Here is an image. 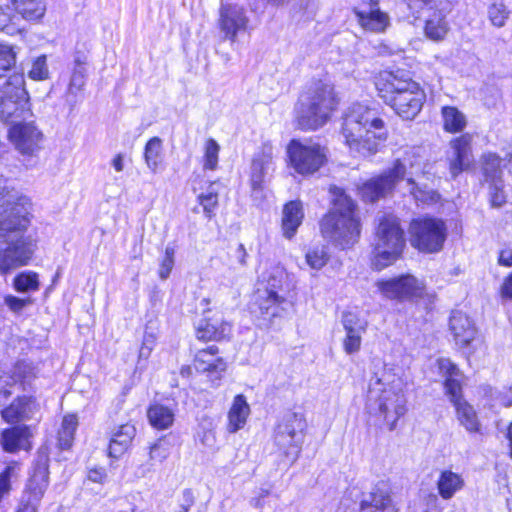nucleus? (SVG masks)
I'll use <instances>...</instances> for the list:
<instances>
[{
    "mask_svg": "<svg viewBox=\"0 0 512 512\" xmlns=\"http://www.w3.org/2000/svg\"><path fill=\"white\" fill-rule=\"evenodd\" d=\"M342 98L328 79L313 78L299 91L292 110L295 131L314 133L328 125L340 110Z\"/></svg>",
    "mask_w": 512,
    "mask_h": 512,
    "instance_id": "nucleus-1",
    "label": "nucleus"
},
{
    "mask_svg": "<svg viewBox=\"0 0 512 512\" xmlns=\"http://www.w3.org/2000/svg\"><path fill=\"white\" fill-rule=\"evenodd\" d=\"M328 193L330 208L318 221L319 233L335 247L351 249L360 241L363 230L359 205L344 187L331 184Z\"/></svg>",
    "mask_w": 512,
    "mask_h": 512,
    "instance_id": "nucleus-2",
    "label": "nucleus"
},
{
    "mask_svg": "<svg viewBox=\"0 0 512 512\" xmlns=\"http://www.w3.org/2000/svg\"><path fill=\"white\" fill-rule=\"evenodd\" d=\"M339 133L350 153L363 159L378 154L389 138L384 119L374 108L355 103L341 116Z\"/></svg>",
    "mask_w": 512,
    "mask_h": 512,
    "instance_id": "nucleus-3",
    "label": "nucleus"
},
{
    "mask_svg": "<svg viewBox=\"0 0 512 512\" xmlns=\"http://www.w3.org/2000/svg\"><path fill=\"white\" fill-rule=\"evenodd\" d=\"M371 81L377 97L404 121L419 116L427 102L424 86L410 70L382 69L372 75Z\"/></svg>",
    "mask_w": 512,
    "mask_h": 512,
    "instance_id": "nucleus-4",
    "label": "nucleus"
},
{
    "mask_svg": "<svg viewBox=\"0 0 512 512\" xmlns=\"http://www.w3.org/2000/svg\"><path fill=\"white\" fill-rule=\"evenodd\" d=\"M373 242L369 265L380 272L402 259L407 248V233L403 220L393 211H384L373 221Z\"/></svg>",
    "mask_w": 512,
    "mask_h": 512,
    "instance_id": "nucleus-5",
    "label": "nucleus"
},
{
    "mask_svg": "<svg viewBox=\"0 0 512 512\" xmlns=\"http://www.w3.org/2000/svg\"><path fill=\"white\" fill-rule=\"evenodd\" d=\"M17 210L12 219L6 215V210L0 212V238L8 244L0 250V272L7 274L21 266L27 265L34 252V244L30 237H25L29 219Z\"/></svg>",
    "mask_w": 512,
    "mask_h": 512,
    "instance_id": "nucleus-6",
    "label": "nucleus"
},
{
    "mask_svg": "<svg viewBox=\"0 0 512 512\" xmlns=\"http://www.w3.org/2000/svg\"><path fill=\"white\" fill-rule=\"evenodd\" d=\"M448 221L430 213L419 214L408 222V240L411 247L422 255L441 253L449 239Z\"/></svg>",
    "mask_w": 512,
    "mask_h": 512,
    "instance_id": "nucleus-7",
    "label": "nucleus"
},
{
    "mask_svg": "<svg viewBox=\"0 0 512 512\" xmlns=\"http://www.w3.org/2000/svg\"><path fill=\"white\" fill-rule=\"evenodd\" d=\"M375 287L382 298L396 303L418 304L427 300L433 304L436 299L435 293L428 292L425 282L411 273L378 279Z\"/></svg>",
    "mask_w": 512,
    "mask_h": 512,
    "instance_id": "nucleus-8",
    "label": "nucleus"
},
{
    "mask_svg": "<svg viewBox=\"0 0 512 512\" xmlns=\"http://www.w3.org/2000/svg\"><path fill=\"white\" fill-rule=\"evenodd\" d=\"M287 165L295 174L307 178L320 172L329 162V148L319 142L291 139L286 146Z\"/></svg>",
    "mask_w": 512,
    "mask_h": 512,
    "instance_id": "nucleus-9",
    "label": "nucleus"
},
{
    "mask_svg": "<svg viewBox=\"0 0 512 512\" xmlns=\"http://www.w3.org/2000/svg\"><path fill=\"white\" fill-rule=\"evenodd\" d=\"M307 421L303 413L289 412L280 420L274 430L273 441L280 457L293 464L299 458Z\"/></svg>",
    "mask_w": 512,
    "mask_h": 512,
    "instance_id": "nucleus-10",
    "label": "nucleus"
},
{
    "mask_svg": "<svg viewBox=\"0 0 512 512\" xmlns=\"http://www.w3.org/2000/svg\"><path fill=\"white\" fill-rule=\"evenodd\" d=\"M32 116L24 75L15 73L0 89V119L14 124Z\"/></svg>",
    "mask_w": 512,
    "mask_h": 512,
    "instance_id": "nucleus-11",
    "label": "nucleus"
},
{
    "mask_svg": "<svg viewBox=\"0 0 512 512\" xmlns=\"http://www.w3.org/2000/svg\"><path fill=\"white\" fill-rule=\"evenodd\" d=\"M404 2L412 11L433 10L423 24V34L427 39L441 42L447 37L450 27L446 15L451 11L456 0H404Z\"/></svg>",
    "mask_w": 512,
    "mask_h": 512,
    "instance_id": "nucleus-12",
    "label": "nucleus"
},
{
    "mask_svg": "<svg viewBox=\"0 0 512 512\" xmlns=\"http://www.w3.org/2000/svg\"><path fill=\"white\" fill-rule=\"evenodd\" d=\"M48 485L49 457L41 453L33 465L17 512H37Z\"/></svg>",
    "mask_w": 512,
    "mask_h": 512,
    "instance_id": "nucleus-13",
    "label": "nucleus"
},
{
    "mask_svg": "<svg viewBox=\"0 0 512 512\" xmlns=\"http://www.w3.org/2000/svg\"><path fill=\"white\" fill-rule=\"evenodd\" d=\"M406 411L404 394L400 390L385 388L379 395L377 408L370 413V416L377 428L386 427L389 431H393Z\"/></svg>",
    "mask_w": 512,
    "mask_h": 512,
    "instance_id": "nucleus-14",
    "label": "nucleus"
},
{
    "mask_svg": "<svg viewBox=\"0 0 512 512\" xmlns=\"http://www.w3.org/2000/svg\"><path fill=\"white\" fill-rule=\"evenodd\" d=\"M276 282V278L270 276L267 280L259 281L254 291L252 305L263 318L279 317L287 302L286 298L279 294L280 285Z\"/></svg>",
    "mask_w": 512,
    "mask_h": 512,
    "instance_id": "nucleus-15",
    "label": "nucleus"
},
{
    "mask_svg": "<svg viewBox=\"0 0 512 512\" xmlns=\"http://www.w3.org/2000/svg\"><path fill=\"white\" fill-rule=\"evenodd\" d=\"M352 13L364 31L380 34L390 26V16L381 9L380 0H361L352 8Z\"/></svg>",
    "mask_w": 512,
    "mask_h": 512,
    "instance_id": "nucleus-16",
    "label": "nucleus"
},
{
    "mask_svg": "<svg viewBox=\"0 0 512 512\" xmlns=\"http://www.w3.org/2000/svg\"><path fill=\"white\" fill-rule=\"evenodd\" d=\"M449 327L455 343L462 349H468L467 358L476 351V346L472 345L474 342L480 345L484 343L475 324L464 313L452 314L449 319Z\"/></svg>",
    "mask_w": 512,
    "mask_h": 512,
    "instance_id": "nucleus-17",
    "label": "nucleus"
},
{
    "mask_svg": "<svg viewBox=\"0 0 512 512\" xmlns=\"http://www.w3.org/2000/svg\"><path fill=\"white\" fill-rule=\"evenodd\" d=\"M42 133L32 121L21 120L12 124L9 138L15 148L22 154L31 155L40 148Z\"/></svg>",
    "mask_w": 512,
    "mask_h": 512,
    "instance_id": "nucleus-18",
    "label": "nucleus"
},
{
    "mask_svg": "<svg viewBox=\"0 0 512 512\" xmlns=\"http://www.w3.org/2000/svg\"><path fill=\"white\" fill-rule=\"evenodd\" d=\"M369 500H362L359 509L362 512H400L393 499V491L387 481L378 482L369 493Z\"/></svg>",
    "mask_w": 512,
    "mask_h": 512,
    "instance_id": "nucleus-19",
    "label": "nucleus"
},
{
    "mask_svg": "<svg viewBox=\"0 0 512 512\" xmlns=\"http://www.w3.org/2000/svg\"><path fill=\"white\" fill-rule=\"evenodd\" d=\"M342 323L345 330L343 349L347 354H354L360 351L362 334L367 330V322L357 314L347 311L343 314Z\"/></svg>",
    "mask_w": 512,
    "mask_h": 512,
    "instance_id": "nucleus-20",
    "label": "nucleus"
},
{
    "mask_svg": "<svg viewBox=\"0 0 512 512\" xmlns=\"http://www.w3.org/2000/svg\"><path fill=\"white\" fill-rule=\"evenodd\" d=\"M473 136L470 133H461L450 140L453 158L449 162V171L453 177L461 174L469 167V157L472 155Z\"/></svg>",
    "mask_w": 512,
    "mask_h": 512,
    "instance_id": "nucleus-21",
    "label": "nucleus"
},
{
    "mask_svg": "<svg viewBox=\"0 0 512 512\" xmlns=\"http://www.w3.org/2000/svg\"><path fill=\"white\" fill-rule=\"evenodd\" d=\"M356 192L363 203L376 204L381 199L393 194L394 190L380 174H377L359 183Z\"/></svg>",
    "mask_w": 512,
    "mask_h": 512,
    "instance_id": "nucleus-22",
    "label": "nucleus"
},
{
    "mask_svg": "<svg viewBox=\"0 0 512 512\" xmlns=\"http://www.w3.org/2000/svg\"><path fill=\"white\" fill-rule=\"evenodd\" d=\"M502 161L512 163V143L505 148L504 157H500L495 152H486L481 155V173L484 181L487 183L502 182Z\"/></svg>",
    "mask_w": 512,
    "mask_h": 512,
    "instance_id": "nucleus-23",
    "label": "nucleus"
},
{
    "mask_svg": "<svg viewBox=\"0 0 512 512\" xmlns=\"http://www.w3.org/2000/svg\"><path fill=\"white\" fill-rule=\"evenodd\" d=\"M219 348L216 345H210L206 349L200 350L195 359V367L197 370L208 372V377L213 385L219 386L221 384L222 371L224 365L221 357L213 360L212 358L218 354Z\"/></svg>",
    "mask_w": 512,
    "mask_h": 512,
    "instance_id": "nucleus-24",
    "label": "nucleus"
},
{
    "mask_svg": "<svg viewBox=\"0 0 512 512\" xmlns=\"http://www.w3.org/2000/svg\"><path fill=\"white\" fill-rule=\"evenodd\" d=\"M304 208L301 200H290L282 208L281 230L282 235L291 240L297 233L304 220Z\"/></svg>",
    "mask_w": 512,
    "mask_h": 512,
    "instance_id": "nucleus-25",
    "label": "nucleus"
},
{
    "mask_svg": "<svg viewBox=\"0 0 512 512\" xmlns=\"http://www.w3.org/2000/svg\"><path fill=\"white\" fill-rule=\"evenodd\" d=\"M465 484V479L462 474L454 472L451 469H443L440 471L436 481V488L438 495L443 500H450L464 489Z\"/></svg>",
    "mask_w": 512,
    "mask_h": 512,
    "instance_id": "nucleus-26",
    "label": "nucleus"
},
{
    "mask_svg": "<svg viewBox=\"0 0 512 512\" xmlns=\"http://www.w3.org/2000/svg\"><path fill=\"white\" fill-rule=\"evenodd\" d=\"M251 409L243 394L234 397L232 404L227 412V429L231 433H235L244 428L250 416Z\"/></svg>",
    "mask_w": 512,
    "mask_h": 512,
    "instance_id": "nucleus-27",
    "label": "nucleus"
},
{
    "mask_svg": "<svg viewBox=\"0 0 512 512\" xmlns=\"http://www.w3.org/2000/svg\"><path fill=\"white\" fill-rule=\"evenodd\" d=\"M456 418L461 426L470 434H481L482 424L478 413L466 399L453 404Z\"/></svg>",
    "mask_w": 512,
    "mask_h": 512,
    "instance_id": "nucleus-28",
    "label": "nucleus"
},
{
    "mask_svg": "<svg viewBox=\"0 0 512 512\" xmlns=\"http://www.w3.org/2000/svg\"><path fill=\"white\" fill-rule=\"evenodd\" d=\"M136 435V428L130 423L120 425L113 433L109 444V456L120 457L130 446Z\"/></svg>",
    "mask_w": 512,
    "mask_h": 512,
    "instance_id": "nucleus-29",
    "label": "nucleus"
},
{
    "mask_svg": "<svg viewBox=\"0 0 512 512\" xmlns=\"http://www.w3.org/2000/svg\"><path fill=\"white\" fill-rule=\"evenodd\" d=\"M30 430L27 426H15L2 433V445L8 452H14L19 449L28 450L30 448L29 438Z\"/></svg>",
    "mask_w": 512,
    "mask_h": 512,
    "instance_id": "nucleus-30",
    "label": "nucleus"
},
{
    "mask_svg": "<svg viewBox=\"0 0 512 512\" xmlns=\"http://www.w3.org/2000/svg\"><path fill=\"white\" fill-rule=\"evenodd\" d=\"M23 199L18 196V193L14 189H10L7 185V180L0 177V212H4L9 219H12L17 210L15 207L21 209L22 215H27V210L24 204L21 202Z\"/></svg>",
    "mask_w": 512,
    "mask_h": 512,
    "instance_id": "nucleus-31",
    "label": "nucleus"
},
{
    "mask_svg": "<svg viewBox=\"0 0 512 512\" xmlns=\"http://www.w3.org/2000/svg\"><path fill=\"white\" fill-rule=\"evenodd\" d=\"M442 129L449 134L462 133L467 126L466 116L456 107L445 105L441 107Z\"/></svg>",
    "mask_w": 512,
    "mask_h": 512,
    "instance_id": "nucleus-32",
    "label": "nucleus"
},
{
    "mask_svg": "<svg viewBox=\"0 0 512 512\" xmlns=\"http://www.w3.org/2000/svg\"><path fill=\"white\" fill-rule=\"evenodd\" d=\"M149 424L157 430H166L172 427L175 421L174 411L163 404H151L147 409Z\"/></svg>",
    "mask_w": 512,
    "mask_h": 512,
    "instance_id": "nucleus-33",
    "label": "nucleus"
},
{
    "mask_svg": "<svg viewBox=\"0 0 512 512\" xmlns=\"http://www.w3.org/2000/svg\"><path fill=\"white\" fill-rule=\"evenodd\" d=\"M14 10L23 19H39L46 10L44 0H11Z\"/></svg>",
    "mask_w": 512,
    "mask_h": 512,
    "instance_id": "nucleus-34",
    "label": "nucleus"
},
{
    "mask_svg": "<svg viewBox=\"0 0 512 512\" xmlns=\"http://www.w3.org/2000/svg\"><path fill=\"white\" fill-rule=\"evenodd\" d=\"M248 20L242 9L236 7H226V37L234 40L239 32H244L247 28Z\"/></svg>",
    "mask_w": 512,
    "mask_h": 512,
    "instance_id": "nucleus-35",
    "label": "nucleus"
},
{
    "mask_svg": "<svg viewBox=\"0 0 512 512\" xmlns=\"http://www.w3.org/2000/svg\"><path fill=\"white\" fill-rule=\"evenodd\" d=\"M86 69L85 62L80 59L75 60V67L70 79L67 90V101L71 103L76 102V94L82 90L85 85Z\"/></svg>",
    "mask_w": 512,
    "mask_h": 512,
    "instance_id": "nucleus-36",
    "label": "nucleus"
},
{
    "mask_svg": "<svg viewBox=\"0 0 512 512\" xmlns=\"http://www.w3.org/2000/svg\"><path fill=\"white\" fill-rule=\"evenodd\" d=\"M144 158L148 168L156 173L162 162V140L159 137H153L147 142Z\"/></svg>",
    "mask_w": 512,
    "mask_h": 512,
    "instance_id": "nucleus-37",
    "label": "nucleus"
},
{
    "mask_svg": "<svg viewBox=\"0 0 512 512\" xmlns=\"http://www.w3.org/2000/svg\"><path fill=\"white\" fill-rule=\"evenodd\" d=\"M78 425L75 415H66L63 418L61 429L58 432V444L61 449H69L74 440V433Z\"/></svg>",
    "mask_w": 512,
    "mask_h": 512,
    "instance_id": "nucleus-38",
    "label": "nucleus"
},
{
    "mask_svg": "<svg viewBox=\"0 0 512 512\" xmlns=\"http://www.w3.org/2000/svg\"><path fill=\"white\" fill-rule=\"evenodd\" d=\"M407 167L403 160L396 158L392 161L391 166L380 173L382 178L395 191L397 184L405 178Z\"/></svg>",
    "mask_w": 512,
    "mask_h": 512,
    "instance_id": "nucleus-39",
    "label": "nucleus"
},
{
    "mask_svg": "<svg viewBox=\"0 0 512 512\" xmlns=\"http://www.w3.org/2000/svg\"><path fill=\"white\" fill-rule=\"evenodd\" d=\"M20 466L17 462L9 463L0 473V501L9 494L12 481L18 479Z\"/></svg>",
    "mask_w": 512,
    "mask_h": 512,
    "instance_id": "nucleus-40",
    "label": "nucleus"
},
{
    "mask_svg": "<svg viewBox=\"0 0 512 512\" xmlns=\"http://www.w3.org/2000/svg\"><path fill=\"white\" fill-rule=\"evenodd\" d=\"M443 388L452 405L465 400L462 378H444Z\"/></svg>",
    "mask_w": 512,
    "mask_h": 512,
    "instance_id": "nucleus-41",
    "label": "nucleus"
},
{
    "mask_svg": "<svg viewBox=\"0 0 512 512\" xmlns=\"http://www.w3.org/2000/svg\"><path fill=\"white\" fill-rule=\"evenodd\" d=\"M330 255L323 246L310 248L305 254V260L308 266L315 270H320L329 261Z\"/></svg>",
    "mask_w": 512,
    "mask_h": 512,
    "instance_id": "nucleus-42",
    "label": "nucleus"
},
{
    "mask_svg": "<svg viewBox=\"0 0 512 512\" xmlns=\"http://www.w3.org/2000/svg\"><path fill=\"white\" fill-rule=\"evenodd\" d=\"M19 20L20 17L13 15L9 7L3 8L0 6V31L8 35H14L20 32L18 25Z\"/></svg>",
    "mask_w": 512,
    "mask_h": 512,
    "instance_id": "nucleus-43",
    "label": "nucleus"
},
{
    "mask_svg": "<svg viewBox=\"0 0 512 512\" xmlns=\"http://www.w3.org/2000/svg\"><path fill=\"white\" fill-rule=\"evenodd\" d=\"M14 288L18 292H29L38 290V275L35 272L20 273L14 279Z\"/></svg>",
    "mask_w": 512,
    "mask_h": 512,
    "instance_id": "nucleus-44",
    "label": "nucleus"
},
{
    "mask_svg": "<svg viewBox=\"0 0 512 512\" xmlns=\"http://www.w3.org/2000/svg\"><path fill=\"white\" fill-rule=\"evenodd\" d=\"M411 195L415 201L425 206H433L441 202L440 193L433 189H425L415 186L411 190Z\"/></svg>",
    "mask_w": 512,
    "mask_h": 512,
    "instance_id": "nucleus-45",
    "label": "nucleus"
},
{
    "mask_svg": "<svg viewBox=\"0 0 512 512\" xmlns=\"http://www.w3.org/2000/svg\"><path fill=\"white\" fill-rule=\"evenodd\" d=\"M273 150V145L270 141L263 142L258 152L253 156L251 165L267 170L273 160Z\"/></svg>",
    "mask_w": 512,
    "mask_h": 512,
    "instance_id": "nucleus-46",
    "label": "nucleus"
},
{
    "mask_svg": "<svg viewBox=\"0 0 512 512\" xmlns=\"http://www.w3.org/2000/svg\"><path fill=\"white\" fill-rule=\"evenodd\" d=\"M509 10L502 3H493L488 8V17L495 27H503L509 17Z\"/></svg>",
    "mask_w": 512,
    "mask_h": 512,
    "instance_id": "nucleus-47",
    "label": "nucleus"
},
{
    "mask_svg": "<svg viewBox=\"0 0 512 512\" xmlns=\"http://www.w3.org/2000/svg\"><path fill=\"white\" fill-rule=\"evenodd\" d=\"M35 377V368L31 363L25 361L18 362L12 372V378L15 382L30 383Z\"/></svg>",
    "mask_w": 512,
    "mask_h": 512,
    "instance_id": "nucleus-48",
    "label": "nucleus"
},
{
    "mask_svg": "<svg viewBox=\"0 0 512 512\" xmlns=\"http://www.w3.org/2000/svg\"><path fill=\"white\" fill-rule=\"evenodd\" d=\"M489 204L493 208H500L507 203V195L504 190L503 181L501 183H489Z\"/></svg>",
    "mask_w": 512,
    "mask_h": 512,
    "instance_id": "nucleus-49",
    "label": "nucleus"
},
{
    "mask_svg": "<svg viewBox=\"0 0 512 512\" xmlns=\"http://www.w3.org/2000/svg\"><path fill=\"white\" fill-rule=\"evenodd\" d=\"M170 454V447L165 437L159 438L154 444L150 446L149 458L152 461L162 462Z\"/></svg>",
    "mask_w": 512,
    "mask_h": 512,
    "instance_id": "nucleus-50",
    "label": "nucleus"
},
{
    "mask_svg": "<svg viewBox=\"0 0 512 512\" xmlns=\"http://www.w3.org/2000/svg\"><path fill=\"white\" fill-rule=\"evenodd\" d=\"M25 403L26 399H18L17 401H14L9 407L2 411V417L7 422H16L23 417L26 412L24 407Z\"/></svg>",
    "mask_w": 512,
    "mask_h": 512,
    "instance_id": "nucleus-51",
    "label": "nucleus"
},
{
    "mask_svg": "<svg viewBox=\"0 0 512 512\" xmlns=\"http://www.w3.org/2000/svg\"><path fill=\"white\" fill-rule=\"evenodd\" d=\"M16 62V53L12 47L0 45V77L10 70Z\"/></svg>",
    "mask_w": 512,
    "mask_h": 512,
    "instance_id": "nucleus-52",
    "label": "nucleus"
},
{
    "mask_svg": "<svg viewBox=\"0 0 512 512\" xmlns=\"http://www.w3.org/2000/svg\"><path fill=\"white\" fill-rule=\"evenodd\" d=\"M219 145L213 140L209 139L205 145V162L204 167L213 170L218 161Z\"/></svg>",
    "mask_w": 512,
    "mask_h": 512,
    "instance_id": "nucleus-53",
    "label": "nucleus"
},
{
    "mask_svg": "<svg viewBox=\"0 0 512 512\" xmlns=\"http://www.w3.org/2000/svg\"><path fill=\"white\" fill-rule=\"evenodd\" d=\"M48 74L49 72L46 64V57H38L33 62L32 68L29 71V77L33 80H44L48 78Z\"/></svg>",
    "mask_w": 512,
    "mask_h": 512,
    "instance_id": "nucleus-54",
    "label": "nucleus"
},
{
    "mask_svg": "<svg viewBox=\"0 0 512 512\" xmlns=\"http://www.w3.org/2000/svg\"><path fill=\"white\" fill-rule=\"evenodd\" d=\"M4 303L10 309V311H12L15 314H20L22 310L25 307L31 305L33 301L30 297L22 299L13 295H7L4 297Z\"/></svg>",
    "mask_w": 512,
    "mask_h": 512,
    "instance_id": "nucleus-55",
    "label": "nucleus"
},
{
    "mask_svg": "<svg viewBox=\"0 0 512 512\" xmlns=\"http://www.w3.org/2000/svg\"><path fill=\"white\" fill-rule=\"evenodd\" d=\"M174 248L166 247L165 256L160 264L159 276L161 279L165 280L170 275V272L174 266Z\"/></svg>",
    "mask_w": 512,
    "mask_h": 512,
    "instance_id": "nucleus-56",
    "label": "nucleus"
},
{
    "mask_svg": "<svg viewBox=\"0 0 512 512\" xmlns=\"http://www.w3.org/2000/svg\"><path fill=\"white\" fill-rule=\"evenodd\" d=\"M438 368L443 371L444 378H462L463 373L458 366L449 359H439Z\"/></svg>",
    "mask_w": 512,
    "mask_h": 512,
    "instance_id": "nucleus-57",
    "label": "nucleus"
},
{
    "mask_svg": "<svg viewBox=\"0 0 512 512\" xmlns=\"http://www.w3.org/2000/svg\"><path fill=\"white\" fill-rule=\"evenodd\" d=\"M266 169L251 165L250 186L253 191H261L264 188Z\"/></svg>",
    "mask_w": 512,
    "mask_h": 512,
    "instance_id": "nucleus-58",
    "label": "nucleus"
},
{
    "mask_svg": "<svg viewBox=\"0 0 512 512\" xmlns=\"http://www.w3.org/2000/svg\"><path fill=\"white\" fill-rule=\"evenodd\" d=\"M497 295L502 301H512V270L504 276Z\"/></svg>",
    "mask_w": 512,
    "mask_h": 512,
    "instance_id": "nucleus-59",
    "label": "nucleus"
},
{
    "mask_svg": "<svg viewBox=\"0 0 512 512\" xmlns=\"http://www.w3.org/2000/svg\"><path fill=\"white\" fill-rule=\"evenodd\" d=\"M497 264L502 267H512V249L504 248L498 252Z\"/></svg>",
    "mask_w": 512,
    "mask_h": 512,
    "instance_id": "nucleus-60",
    "label": "nucleus"
},
{
    "mask_svg": "<svg viewBox=\"0 0 512 512\" xmlns=\"http://www.w3.org/2000/svg\"><path fill=\"white\" fill-rule=\"evenodd\" d=\"M197 338L201 340H210L217 335V331L215 330L213 325L206 324V326L203 328L202 326H199L197 328Z\"/></svg>",
    "mask_w": 512,
    "mask_h": 512,
    "instance_id": "nucleus-61",
    "label": "nucleus"
},
{
    "mask_svg": "<svg viewBox=\"0 0 512 512\" xmlns=\"http://www.w3.org/2000/svg\"><path fill=\"white\" fill-rule=\"evenodd\" d=\"M106 478V473L103 468L92 469L88 473V479L95 483H102Z\"/></svg>",
    "mask_w": 512,
    "mask_h": 512,
    "instance_id": "nucleus-62",
    "label": "nucleus"
},
{
    "mask_svg": "<svg viewBox=\"0 0 512 512\" xmlns=\"http://www.w3.org/2000/svg\"><path fill=\"white\" fill-rule=\"evenodd\" d=\"M202 444L208 448H214L216 445L215 433L212 430L205 431L200 438Z\"/></svg>",
    "mask_w": 512,
    "mask_h": 512,
    "instance_id": "nucleus-63",
    "label": "nucleus"
},
{
    "mask_svg": "<svg viewBox=\"0 0 512 512\" xmlns=\"http://www.w3.org/2000/svg\"><path fill=\"white\" fill-rule=\"evenodd\" d=\"M201 203L205 209V211L210 212L211 209L216 205L217 203V195H213L212 193H209L207 195L202 196Z\"/></svg>",
    "mask_w": 512,
    "mask_h": 512,
    "instance_id": "nucleus-64",
    "label": "nucleus"
}]
</instances>
